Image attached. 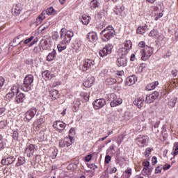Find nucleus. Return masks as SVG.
I'll list each match as a JSON object with an SVG mask.
<instances>
[{
  "mask_svg": "<svg viewBox=\"0 0 178 178\" xmlns=\"http://www.w3.org/2000/svg\"><path fill=\"white\" fill-rule=\"evenodd\" d=\"M44 123V120L42 118H40L36 122L33 123L34 127H36V130H38L40 129V126Z\"/></svg>",
  "mask_w": 178,
  "mask_h": 178,
  "instance_id": "4c0bfd02",
  "label": "nucleus"
},
{
  "mask_svg": "<svg viewBox=\"0 0 178 178\" xmlns=\"http://www.w3.org/2000/svg\"><path fill=\"white\" fill-rule=\"evenodd\" d=\"M112 48L113 46L111 44L106 45L102 50L99 51V56L104 58V56H108L112 52Z\"/></svg>",
  "mask_w": 178,
  "mask_h": 178,
  "instance_id": "6e6552de",
  "label": "nucleus"
},
{
  "mask_svg": "<svg viewBox=\"0 0 178 178\" xmlns=\"http://www.w3.org/2000/svg\"><path fill=\"white\" fill-rule=\"evenodd\" d=\"M136 81H137V78L132 75L127 78L125 84L126 86H133V84H136Z\"/></svg>",
  "mask_w": 178,
  "mask_h": 178,
  "instance_id": "4be33fe9",
  "label": "nucleus"
},
{
  "mask_svg": "<svg viewBox=\"0 0 178 178\" xmlns=\"http://www.w3.org/2000/svg\"><path fill=\"white\" fill-rule=\"evenodd\" d=\"M108 101H110V105L112 108L118 106V105H120L123 102V99L118 97L115 93H111L108 95Z\"/></svg>",
  "mask_w": 178,
  "mask_h": 178,
  "instance_id": "39448f33",
  "label": "nucleus"
},
{
  "mask_svg": "<svg viewBox=\"0 0 178 178\" xmlns=\"http://www.w3.org/2000/svg\"><path fill=\"white\" fill-rule=\"evenodd\" d=\"M45 19V13L44 11L42 12V13L37 17L36 19V23L38 24L41 23Z\"/></svg>",
  "mask_w": 178,
  "mask_h": 178,
  "instance_id": "72a5a7b5",
  "label": "nucleus"
},
{
  "mask_svg": "<svg viewBox=\"0 0 178 178\" xmlns=\"http://www.w3.org/2000/svg\"><path fill=\"white\" fill-rule=\"evenodd\" d=\"M174 147H175V150H174L173 155L174 156H176V155H178V143L177 142L174 143Z\"/></svg>",
  "mask_w": 178,
  "mask_h": 178,
  "instance_id": "09e8293b",
  "label": "nucleus"
},
{
  "mask_svg": "<svg viewBox=\"0 0 178 178\" xmlns=\"http://www.w3.org/2000/svg\"><path fill=\"white\" fill-rule=\"evenodd\" d=\"M115 83H116V79L114 78H107L105 81V83L107 86H113Z\"/></svg>",
  "mask_w": 178,
  "mask_h": 178,
  "instance_id": "c9c22d12",
  "label": "nucleus"
},
{
  "mask_svg": "<svg viewBox=\"0 0 178 178\" xmlns=\"http://www.w3.org/2000/svg\"><path fill=\"white\" fill-rule=\"evenodd\" d=\"M101 6V3H99V0H92L90 2V9L94 10L97 9V8H99Z\"/></svg>",
  "mask_w": 178,
  "mask_h": 178,
  "instance_id": "5701e85b",
  "label": "nucleus"
},
{
  "mask_svg": "<svg viewBox=\"0 0 178 178\" xmlns=\"http://www.w3.org/2000/svg\"><path fill=\"white\" fill-rule=\"evenodd\" d=\"M95 65V61L91 59H85L79 65L81 72H90Z\"/></svg>",
  "mask_w": 178,
  "mask_h": 178,
  "instance_id": "20e7f679",
  "label": "nucleus"
},
{
  "mask_svg": "<svg viewBox=\"0 0 178 178\" xmlns=\"http://www.w3.org/2000/svg\"><path fill=\"white\" fill-rule=\"evenodd\" d=\"M81 97H82L85 102H88V101L90 99V94L87 92H81Z\"/></svg>",
  "mask_w": 178,
  "mask_h": 178,
  "instance_id": "ea45409f",
  "label": "nucleus"
},
{
  "mask_svg": "<svg viewBox=\"0 0 178 178\" xmlns=\"http://www.w3.org/2000/svg\"><path fill=\"white\" fill-rule=\"evenodd\" d=\"M138 47H140V48H145V42H140L138 44Z\"/></svg>",
  "mask_w": 178,
  "mask_h": 178,
  "instance_id": "69168bd1",
  "label": "nucleus"
},
{
  "mask_svg": "<svg viewBox=\"0 0 178 178\" xmlns=\"http://www.w3.org/2000/svg\"><path fill=\"white\" fill-rule=\"evenodd\" d=\"M55 58H56V51L53 49V51L47 55V60L48 62H51V60H54Z\"/></svg>",
  "mask_w": 178,
  "mask_h": 178,
  "instance_id": "bb28decb",
  "label": "nucleus"
},
{
  "mask_svg": "<svg viewBox=\"0 0 178 178\" xmlns=\"http://www.w3.org/2000/svg\"><path fill=\"white\" fill-rule=\"evenodd\" d=\"M176 102H177V98L172 99L169 102V106H171V108H175V106L176 105Z\"/></svg>",
  "mask_w": 178,
  "mask_h": 178,
  "instance_id": "37998d69",
  "label": "nucleus"
},
{
  "mask_svg": "<svg viewBox=\"0 0 178 178\" xmlns=\"http://www.w3.org/2000/svg\"><path fill=\"white\" fill-rule=\"evenodd\" d=\"M40 47L43 50L49 49L51 48V44L47 40H42L40 42Z\"/></svg>",
  "mask_w": 178,
  "mask_h": 178,
  "instance_id": "a878e982",
  "label": "nucleus"
},
{
  "mask_svg": "<svg viewBox=\"0 0 178 178\" xmlns=\"http://www.w3.org/2000/svg\"><path fill=\"white\" fill-rule=\"evenodd\" d=\"M94 81H95V78L94 76H88L84 81H83V86L86 88H90L94 84Z\"/></svg>",
  "mask_w": 178,
  "mask_h": 178,
  "instance_id": "f3484780",
  "label": "nucleus"
},
{
  "mask_svg": "<svg viewBox=\"0 0 178 178\" xmlns=\"http://www.w3.org/2000/svg\"><path fill=\"white\" fill-rule=\"evenodd\" d=\"M149 96L152 97V99L155 101L158 97H159V92L155 91L153 93L150 94Z\"/></svg>",
  "mask_w": 178,
  "mask_h": 178,
  "instance_id": "c03bdc74",
  "label": "nucleus"
},
{
  "mask_svg": "<svg viewBox=\"0 0 178 178\" xmlns=\"http://www.w3.org/2000/svg\"><path fill=\"white\" fill-rule=\"evenodd\" d=\"M13 140H19V132L17 131H15L13 134Z\"/></svg>",
  "mask_w": 178,
  "mask_h": 178,
  "instance_id": "864d4df0",
  "label": "nucleus"
},
{
  "mask_svg": "<svg viewBox=\"0 0 178 178\" xmlns=\"http://www.w3.org/2000/svg\"><path fill=\"white\" fill-rule=\"evenodd\" d=\"M147 26L145 25L144 26H139L137 30H136V33L137 34H144V33H145V31H147Z\"/></svg>",
  "mask_w": 178,
  "mask_h": 178,
  "instance_id": "473e14b6",
  "label": "nucleus"
},
{
  "mask_svg": "<svg viewBox=\"0 0 178 178\" xmlns=\"http://www.w3.org/2000/svg\"><path fill=\"white\" fill-rule=\"evenodd\" d=\"M74 48L76 49V52H79V49L80 48H81V42H77L75 45H74Z\"/></svg>",
  "mask_w": 178,
  "mask_h": 178,
  "instance_id": "5fc2aeb1",
  "label": "nucleus"
},
{
  "mask_svg": "<svg viewBox=\"0 0 178 178\" xmlns=\"http://www.w3.org/2000/svg\"><path fill=\"white\" fill-rule=\"evenodd\" d=\"M17 40H19V42H18V45H20V44H22V42H23V40H24V34H21V35L17 36L14 39V42H16V41H17Z\"/></svg>",
  "mask_w": 178,
  "mask_h": 178,
  "instance_id": "e433bc0d",
  "label": "nucleus"
},
{
  "mask_svg": "<svg viewBox=\"0 0 178 178\" xmlns=\"http://www.w3.org/2000/svg\"><path fill=\"white\" fill-rule=\"evenodd\" d=\"M15 161H16V159H15V157H13V156H10L9 157H7L6 159H3L1 160V164L9 166V165H12V163H14Z\"/></svg>",
  "mask_w": 178,
  "mask_h": 178,
  "instance_id": "a211bd4d",
  "label": "nucleus"
},
{
  "mask_svg": "<svg viewBox=\"0 0 178 178\" xmlns=\"http://www.w3.org/2000/svg\"><path fill=\"white\" fill-rule=\"evenodd\" d=\"M74 35V33L72 31H67L66 29L63 28L60 31V38L61 39V44H58L57 48L58 52L65 51L66 45L65 44H69L72 40V37Z\"/></svg>",
  "mask_w": 178,
  "mask_h": 178,
  "instance_id": "f257e3e1",
  "label": "nucleus"
},
{
  "mask_svg": "<svg viewBox=\"0 0 178 178\" xmlns=\"http://www.w3.org/2000/svg\"><path fill=\"white\" fill-rule=\"evenodd\" d=\"M33 40H34V36H31L29 38H28L24 41V44H27L29 42H31V41H33Z\"/></svg>",
  "mask_w": 178,
  "mask_h": 178,
  "instance_id": "6e6d98bb",
  "label": "nucleus"
},
{
  "mask_svg": "<svg viewBox=\"0 0 178 178\" xmlns=\"http://www.w3.org/2000/svg\"><path fill=\"white\" fill-rule=\"evenodd\" d=\"M92 158V155L88 154V156H86L85 157V161H86V162H90V161H91Z\"/></svg>",
  "mask_w": 178,
  "mask_h": 178,
  "instance_id": "e2e57ef3",
  "label": "nucleus"
},
{
  "mask_svg": "<svg viewBox=\"0 0 178 178\" xmlns=\"http://www.w3.org/2000/svg\"><path fill=\"white\" fill-rule=\"evenodd\" d=\"M162 172V168L159 166H158L156 169H155V173L158 174V173H161Z\"/></svg>",
  "mask_w": 178,
  "mask_h": 178,
  "instance_id": "0e129e2a",
  "label": "nucleus"
},
{
  "mask_svg": "<svg viewBox=\"0 0 178 178\" xmlns=\"http://www.w3.org/2000/svg\"><path fill=\"white\" fill-rule=\"evenodd\" d=\"M149 138L147 136L140 135L136 139L137 144L139 147H144L148 144Z\"/></svg>",
  "mask_w": 178,
  "mask_h": 178,
  "instance_id": "9b49d317",
  "label": "nucleus"
},
{
  "mask_svg": "<svg viewBox=\"0 0 178 178\" xmlns=\"http://www.w3.org/2000/svg\"><path fill=\"white\" fill-rule=\"evenodd\" d=\"M15 99L17 104H22V102H24V100L26 99V96H24V94L23 93H19L15 97Z\"/></svg>",
  "mask_w": 178,
  "mask_h": 178,
  "instance_id": "b1692460",
  "label": "nucleus"
},
{
  "mask_svg": "<svg viewBox=\"0 0 178 178\" xmlns=\"http://www.w3.org/2000/svg\"><path fill=\"white\" fill-rule=\"evenodd\" d=\"M143 166H144V168H146V169H148V168H149V161H145L143 162Z\"/></svg>",
  "mask_w": 178,
  "mask_h": 178,
  "instance_id": "680f3d73",
  "label": "nucleus"
},
{
  "mask_svg": "<svg viewBox=\"0 0 178 178\" xmlns=\"http://www.w3.org/2000/svg\"><path fill=\"white\" fill-rule=\"evenodd\" d=\"M151 172H152V168H144L142 170V173L144 176H149V175H151Z\"/></svg>",
  "mask_w": 178,
  "mask_h": 178,
  "instance_id": "f704fd0d",
  "label": "nucleus"
},
{
  "mask_svg": "<svg viewBox=\"0 0 178 178\" xmlns=\"http://www.w3.org/2000/svg\"><path fill=\"white\" fill-rule=\"evenodd\" d=\"M87 40L90 42H95V41L98 40V35L95 32H90L87 35Z\"/></svg>",
  "mask_w": 178,
  "mask_h": 178,
  "instance_id": "6ab92c4d",
  "label": "nucleus"
},
{
  "mask_svg": "<svg viewBox=\"0 0 178 178\" xmlns=\"http://www.w3.org/2000/svg\"><path fill=\"white\" fill-rule=\"evenodd\" d=\"M22 10H23V7H22V4L18 3L13 6L12 13L14 16H19L22 13Z\"/></svg>",
  "mask_w": 178,
  "mask_h": 178,
  "instance_id": "2eb2a0df",
  "label": "nucleus"
},
{
  "mask_svg": "<svg viewBox=\"0 0 178 178\" xmlns=\"http://www.w3.org/2000/svg\"><path fill=\"white\" fill-rule=\"evenodd\" d=\"M148 35L149 37H152V38H158V37H159V32L156 29H153Z\"/></svg>",
  "mask_w": 178,
  "mask_h": 178,
  "instance_id": "7c9ffc66",
  "label": "nucleus"
},
{
  "mask_svg": "<svg viewBox=\"0 0 178 178\" xmlns=\"http://www.w3.org/2000/svg\"><path fill=\"white\" fill-rule=\"evenodd\" d=\"M5 83V79H3V77L0 76V90L1 88H2V87H3V84Z\"/></svg>",
  "mask_w": 178,
  "mask_h": 178,
  "instance_id": "052dcab7",
  "label": "nucleus"
},
{
  "mask_svg": "<svg viewBox=\"0 0 178 178\" xmlns=\"http://www.w3.org/2000/svg\"><path fill=\"white\" fill-rule=\"evenodd\" d=\"M159 84V82L158 81H155L153 82L152 83H149L147 86H146V90L147 91H151L152 90H155V88L156 87V86H158Z\"/></svg>",
  "mask_w": 178,
  "mask_h": 178,
  "instance_id": "cd10ccee",
  "label": "nucleus"
},
{
  "mask_svg": "<svg viewBox=\"0 0 178 178\" xmlns=\"http://www.w3.org/2000/svg\"><path fill=\"white\" fill-rule=\"evenodd\" d=\"M55 9H54L53 7H50L49 8H47L46 10L44 11L45 15H47L48 16L51 15H55Z\"/></svg>",
  "mask_w": 178,
  "mask_h": 178,
  "instance_id": "58836bf2",
  "label": "nucleus"
},
{
  "mask_svg": "<svg viewBox=\"0 0 178 178\" xmlns=\"http://www.w3.org/2000/svg\"><path fill=\"white\" fill-rule=\"evenodd\" d=\"M53 127L56 129V130H58L59 133H62V131L65 130V127H66V124L62 121H57L54 122Z\"/></svg>",
  "mask_w": 178,
  "mask_h": 178,
  "instance_id": "4468645a",
  "label": "nucleus"
},
{
  "mask_svg": "<svg viewBox=\"0 0 178 178\" xmlns=\"http://www.w3.org/2000/svg\"><path fill=\"white\" fill-rule=\"evenodd\" d=\"M154 54V48L148 46H145L143 49L141 51V59L142 60H147V59H149L151 55Z\"/></svg>",
  "mask_w": 178,
  "mask_h": 178,
  "instance_id": "423d86ee",
  "label": "nucleus"
},
{
  "mask_svg": "<svg viewBox=\"0 0 178 178\" xmlns=\"http://www.w3.org/2000/svg\"><path fill=\"white\" fill-rule=\"evenodd\" d=\"M35 149V145L34 144H31L25 148V154L28 158H31L34 155V151Z\"/></svg>",
  "mask_w": 178,
  "mask_h": 178,
  "instance_id": "ddd939ff",
  "label": "nucleus"
},
{
  "mask_svg": "<svg viewBox=\"0 0 178 178\" xmlns=\"http://www.w3.org/2000/svg\"><path fill=\"white\" fill-rule=\"evenodd\" d=\"M6 111V108L5 107L0 108V115H3Z\"/></svg>",
  "mask_w": 178,
  "mask_h": 178,
  "instance_id": "338daca9",
  "label": "nucleus"
},
{
  "mask_svg": "<svg viewBox=\"0 0 178 178\" xmlns=\"http://www.w3.org/2000/svg\"><path fill=\"white\" fill-rule=\"evenodd\" d=\"M90 19H91L90 17V16H87L86 15H83L81 17V23H83V24L86 25V24H88V23H90Z\"/></svg>",
  "mask_w": 178,
  "mask_h": 178,
  "instance_id": "2f4dec72",
  "label": "nucleus"
},
{
  "mask_svg": "<svg viewBox=\"0 0 178 178\" xmlns=\"http://www.w3.org/2000/svg\"><path fill=\"white\" fill-rule=\"evenodd\" d=\"M95 109H101L106 105V100L105 99H97L92 103Z\"/></svg>",
  "mask_w": 178,
  "mask_h": 178,
  "instance_id": "9d476101",
  "label": "nucleus"
},
{
  "mask_svg": "<svg viewBox=\"0 0 178 178\" xmlns=\"http://www.w3.org/2000/svg\"><path fill=\"white\" fill-rule=\"evenodd\" d=\"M112 159V157L109 155H106L105 156V163H109Z\"/></svg>",
  "mask_w": 178,
  "mask_h": 178,
  "instance_id": "bf43d9fd",
  "label": "nucleus"
},
{
  "mask_svg": "<svg viewBox=\"0 0 178 178\" xmlns=\"http://www.w3.org/2000/svg\"><path fill=\"white\" fill-rule=\"evenodd\" d=\"M102 34V40L103 41H109L111 38H113L115 37V34H116V32L113 29V26H108L106 28H105L101 33Z\"/></svg>",
  "mask_w": 178,
  "mask_h": 178,
  "instance_id": "f03ea898",
  "label": "nucleus"
},
{
  "mask_svg": "<svg viewBox=\"0 0 178 178\" xmlns=\"http://www.w3.org/2000/svg\"><path fill=\"white\" fill-rule=\"evenodd\" d=\"M134 105L137 106L139 109H141L143 106H144V97H140L134 100Z\"/></svg>",
  "mask_w": 178,
  "mask_h": 178,
  "instance_id": "412c9836",
  "label": "nucleus"
},
{
  "mask_svg": "<svg viewBox=\"0 0 178 178\" xmlns=\"http://www.w3.org/2000/svg\"><path fill=\"white\" fill-rule=\"evenodd\" d=\"M152 102H154L152 97L149 95H147L146 98H145V103L146 104H152Z\"/></svg>",
  "mask_w": 178,
  "mask_h": 178,
  "instance_id": "49530a36",
  "label": "nucleus"
},
{
  "mask_svg": "<svg viewBox=\"0 0 178 178\" xmlns=\"http://www.w3.org/2000/svg\"><path fill=\"white\" fill-rule=\"evenodd\" d=\"M36 114L37 108L33 107L25 113V118L26 119L27 122H30V120H31V119H33V118H34Z\"/></svg>",
  "mask_w": 178,
  "mask_h": 178,
  "instance_id": "f8f14e48",
  "label": "nucleus"
},
{
  "mask_svg": "<svg viewBox=\"0 0 178 178\" xmlns=\"http://www.w3.org/2000/svg\"><path fill=\"white\" fill-rule=\"evenodd\" d=\"M118 170L116 169V168H111V170H110V172H109V173H110V175H112V173H116V171H117Z\"/></svg>",
  "mask_w": 178,
  "mask_h": 178,
  "instance_id": "774afa93",
  "label": "nucleus"
},
{
  "mask_svg": "<svg viewBox=\"0 0 178 178\" xmlns=\"http://www.w3.org/2000/svg\"><path fill=\"white\" fill-rule=\"evenodd\" d=\"M158 127H159V122H156L152 126V131H154V133H158L159 131L158 129L157 130L154 129H158Z\"/></svg>",
  "mask_w": 178,
  "mask_h": 178,
  "instance_id": "8fccbe9b",
  "label": "nucleus"
},
{
  "mask_svg": "<svg viewBox=\"0 0 178 178\" xmlns=\"http://www.w3.org/2000/svg\"><path fill=\"white\" fill-rule=\"evenodd\" d=\"M33 83H34V76L33 74L26 75L24 79V83L22 86L21 90L25 92H28V91L31 90Z\"/></svg>",
  "mask_w": 178,
  "mask_h": 178,
  "instance_id": "7ed1b4c3",
  "label": "nucleus"
},
{
  "mask_svg": "<svg viewBox=\"0 0 178 178\" xmlns=\"http://www.w3.org/2000/svg\"><path fill=\"white\" fill-rule=\"evenodd\" d=\"M117 65L118 67H123L127 66V57L126 56H122L117 60Z\"/></svg>",
  "mask_w": 178,
  "mask_h": 178,
  "instance_id": "dca6fc26",
  "label": "nucleus"
},
{
  "mask_svg": "<svg viewBox=\"0 0 178 178\" xmlns=\"http://www.w3.org/2000/svg\"><path fill=\"white\" fill-rule=\"evenodd\" d=\"M15 97V94H13L12 92H8L6 95V99H8V101H10V99H12V98Z\"/></svg>",
  "mask_w": 178,
  "mask_h": 178,
  "instance_id": "603ef678",
  "label": "nucleus"
},
{
  "mask_svg": "<svg viewBox=\"0 0 178 178\" xmlns=\"http://www.w3.org/2000/svg\"><path fill=\"white\" fill-rule=\"evenodd\" d=\"M26 163V159L24 157L19 156L18 158V161L15 164V166L17 168H19V166H22V165H24Z\"/></svg>",
  "mask_w": 178,
  "mask_h": 178,
  "instance_id": "c756f323",
  "label": "nucleus"
},
{
  "mask_svg": "<svg viewBox=\"0 0 178 178\" xmlns=\"http://www.w3.org/2000/svg\"><path fill=\"white\" fill-rule=\"evenodd\" d=\"M123 140H124V135L122 134L120 136H118V138L117 140V143L118 144V145H120V144L123 143Z\"/></svg>",
  "mask_w": 178,
  "mask_h": 178,
  "instance_id": "de8ad7c7",
  "label": "nucleus"
},
{
  "mask_svg": "<svg viewBox=\"0 0 178 178\" xmlns=\"http://www.w3.org/2000/svg\"><path fill=\"white\" fill-rule=\"evenodd\" d=\"M170 56H172V52H170V51H168L167 53L163 56V58L166 59L168 58H170Z\"/></svg>",
  "mask_w": 178,
  "mask_h": 178,
  "instance_id": "4d7b16f0",
  "label": "nucleus"
},
{
  "mask_svg": "<svg viewBox=\"0 0 178 178\" xmlns=\"http://www.w3.org/2000/svg\"><path fill=\"white\" fill-rule=\"evenodd\" d=\"M74 138L70 136L69 138H65L63 140H60L59 146L60 148H65V147H70L73 144V139Z\"/></svg>",
  "mask_w": 178,
  "mask_h": 178,
  "instance_id": "1a4fd4ad",
  "label": "nucleus"
},
{
  "mask_svg": "<svg viewBox=\"0 0 178 178\" xmlns=\"http://www.w3.org/2000/svg\"><path fill=\"white\" fill-rule=\"evenodd\" d=\"M41 46H37V47H35L34 49H33V51L34 52H35V54H38L39 52L41 51Z\"/></svg>",
  "mask_w": 178,
  "mask_h": 178,
  "instance_id": "13d9d810",
  "label": "nucleus"
},
{
  "mask_svg": "<svg viewBox=\"0 0 178 178\" xmlns=\"http://www.w3.org/2000/svg\"><path fill=\"white\" fill-rule=\"evenodd\" d=\"M104 14L101 12L98 13L96 15H95V19L97 20V22H100V29L101 27H104L105 26V22H104Z\"/></svg>",
  "mask_w": 178,
  "mask_h": 178,
  "instance_id": "aec40b11",
  "label": "nucleus"
},
{
  "mask_svg": "<svg viewBox=\"0 0 178 178\" xmlns=\"http://www.w3.org/2000/svg\"><path fill=\"white\" fill-rule=\"evenodd\" d=\"M131 113L129 111L125 112L124 114V120H130V119H131Z\"/></svg>",
  "mask_w": 178,
  "mask_h": 178,
  "instance_id": "79ce46f5",
  "label": "nucleus"
},
{
  "mask_svg": "<svg viewBox=\"0 0 178 178\" xmlns=\"http://www.w3.org/2000/svg\"><path fill=\"white\" fill-rule=\"evenodd\" d=\"M131 47H132L131 41L127 40L123 44V47L120 48L119 50L122 56H125V55H127V54H129V51H130V49H131Z\"/></svg>",
  "mask_w": 178,
  "mask_h": 178,
  "instance_id": "0eeeda50",
  "label": "nucleus"
},
{
  "mask_svg": "<svg viewBox=\"0 0 178 178\" xmlns=\"http://www.w3.org/2000/svg\"><path fill=\"white\" fill-rule=\"evenodd\" d=\"M11 92L13 94H14V95L15 94H18L19 93V88L16 86H13L12 88H11Z\"/></svg>",
  "mask_w": 178,
  "mask_h": 178,
  "instance_id": "a18cd8bd",
  "label": "nucleus"
},
{
  "mask_svg": "<svg viewBox=\"0 0 178 178\" xmlns=\"http://www.w3.org/2000/svg\"><path fill=\"white\" fill-rule=\"evenodd\" d=\"M49 97L53 100L58 99L59 98V92L56 90H51L49 91Z\"/></svg>",
  "mask_w": 178,
  "mask_h": 178,
  "instance_id": "393cba45",
  "label": "nucleus"
},
{
  "mask_svg": "<svg viewBox=\"0 0 178 178\" xmlns=\"http://www.w3.org/2000/svg\"><path fill=\"white\" fill-rule=\"evenodd\" d=\"M42 77H44L46 80H51L52 79L53 74L49 73V71L45 70L42 72Z\"/></svg>",
  "mask_w": 178,
  "mask_h": 178,
  "instance_id": "c85d7f7f",
  "label": "nucleus"
},
{
  "mask_svg": "<svg viewBox=\"0 0 178 178\" xmlns=\"http://www.w3.org/2000/svg\"><path fill=\"white\" fill-rule=\"evenodd\" d=\"M152 151V149L151 148H147L145 149V156L146 158H148V156H149V155H151V152Z\"/></svg>",
  "mask_w": 178,
  "mask_h": 178,
  "instance_id": "3c124183",
  "label": "nucleus"
},
{
  "mask_svg": "<svg viewBox=\"0 0 178 178\" xmlns=\"http://www.w3.org/2000/svg\"><path fill=\"white\" fill-rule=\"evenodd\" d=\"M74 108L75 109L74 110V112H77V108H79V106L80 105H81V102H80V99H76L74 102Z\"/></svg>",
  "mask_w": 178,
  "mask_h": 178,
  "instance_id": "a19ab883",
  "label": "nucleus"
}]
</instances>
